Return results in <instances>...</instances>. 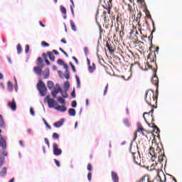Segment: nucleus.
Listing matches in <instances>:
<instances>
[{"label": "nucleus", "instance_id": "f257e3e1", "mask_svg": "<svg viewBox=\"0 0 182 182\" xmlns=\"http://www.w3.org/2000/svg\"><path fill=\"white\" fill-rule=\"evenodd\" d=\"M149 154L151 156L152 161L157 160L161 164L164 161V159H166L164 149L161 144H152V146L149 148Z\"/></svg>", "mask_w": 182, "mask_h": 182}, {"label": "nucleus", "instance_id": "f03ea898", "mask_svg": "<svg viewBox=\"0 0 182 182\" xmlns=\"http://www.w3.org/2000/svg\"><path fill=\"white\" fill-rule=\"evenodd\" d=\"M156 95L152 90H148L146 92L145 101L148 105L151 106L152 108H156L157 107V99H158V90L156 91Z\"/></svg>", "mask_w": 182, "mask_h": 182}, {"label": "nucleus", "instance_id": "7ed1b4c3", "mask_svg": "<svg viewBox=\"0 0 182 182\" xmlns=\"http://www.w3.org/2000/svg\"><path fill=\"white\" fill-rule=\"evenodd\" d=\"M130 152L132 154L133 160L135 164L138 165L141 164V158L140 156V152L139 151V145L137 144L130 145Z\"/></svg>", "mask_w": 182, "mask_h": 182}, {"label": "nucleus", "instance_id": "20e7f679", "mask_svg": "<svg viewBox=\"0 0 182 182\" xmlns=\"http://www.w3.org/2000/svg\"><path fill=\"white\" fill-rule=\"evenodd\" d=\"M159 48L157 46L154 50V53L151 52L149 53V55L147 56L146 65L150 69L153 68V66L154 65H156V54L159 53Z\"/></svg>", "mask_w": 182, "mask_h": 182}, {"label": "nucleus", "instance_id": "39448f33", "mask_svg": "<svg viewBox=\"0 0 182 182\" xmlns=\"http://www.w3.org/2000/svg\"><path fill=\"white\" fill-rule=\"evenodd\" d=\"M59 93L61 94L63 98H68V97L67 91L63 92L62 88L60 87V84L57 83L54 87V90L51 91V95L53 96V98H57V95Z\"/></svg>", "mask_w": 182, "mask_h": 182}, {"label": "nucleus", "instance_id": "423d86ee", "mask_svg": "<svg viewBox=\"0 0 182 182\" xmlns=\"http://www.w3.org/2000/svg\"><path fill=\"white\" fill-rule=\"evenodd\" d=\"M37 89L40 92L41 97H45L47 95L48 89L46 83L42 80H38L37 83Z\"/></svg>", "mask_w": 182, "mask_h": 182}, {"label": "nucleus", "instance_id": "0eeeda50", "mask_svg": "<svg viewBox=\"0 0 182 182\" xmlns=\"http://www.w3.org/2000/svg\"><path fill=\"white\" fill-rule=\"evenodd\" d=\"M105 21H106V11L103 12V15H102L100 18H99L97 16H96V22L99 28L100 34H102L103 33V29L102 28L101 23H103Z\"/></svg>", "mask_w": 182, "mask_h": 182}, {"label": "nucleus", "instance_id": "6e6552de", "mask_svg": "<svg viewBox=\"0 0 182 182\" xmlns=\"http://www.w3.org/2000/svg\"><path fill=\"white\" fill-rule=\"evenodd\" d=\"M53 154L55 156H60L62 154V149L59 148L58 144L57 143H53Z\"/></svg>", "mask_w": 182, "mask_h": 182}, {"label": "nucleus", "instance_id": "1a4fd4ad", "mask_svg": "<svg viewBox=\"0 0 182 182\" xmlns=\"http://www.w3.org/2000/svg\"><path fill=\"white\" fill-rule=\"evenodd\" d=\"M45 100L47 101L49 108H53L55 105H58L53 98H50V95H47Z\"/></svg>", "mask_w": 182, "mask_h": 182}, {"label": "nucleus", "instance_id": "9d476101", "mask_svg": "<svg viewBox=\"0 0 182 182\" xmlns=\"http://www.w3.org/2000/svg\"><path fill=\"white\" fill-rule=\"evenodd\" d=\"M153 113H154V109H151L149 112H144L143 117L146 123H147V119H146V116H147V117L151 119V122L154 121Z\"/></svg>", "mask_w": 182, "mask_h": 182}, {"label": "nucleus", "instance_id": "9b49d317", "mask_svg": "<svg viewBox=\"0 0 182 182\" xmlns=\"http://www.w3.org/2000/svg\"><path fill=\"white\" fill-rule=\"evenodd\" d=\"M151 82H152V84L154 85L156 88L158 89V87H159V78L158 77L156 76V69H154V74H153V76H152V78H151Z\"/></svg>", "mask_w": 182, "mask_h": 182}, {"label": "nucleus", "instance_id": "f8f14e48", "mask_svg": "<svg viewBox=\"0 0 182 182\" xmlns=\"http://www.w3.org/2000/svg\"><path fill=\"white\" fill-rule=\"evenodd\" d=\"M0 146L5 150L7 146L6 138L4 137L2 134H0Z\"/></svg>", "mask_w": 182, "mask_h": 182}, {"label": "nucleus", "instance_id": "ddd939ff", "mask_svg": "<svg viewBox=\"0 0 182 182\" xmlns=\"http://www.w3.org/2000/svg\"><path fill=\"white\" fill-rule=\"evenodd\" d=\"M44 67H41V66H36V67H33V71L34 73L39 75V76H41L42 75V73H43V68Z\"/></svg>", "mask_w": 182, "mask_h": 182}, {"label": "nucleus", "instance_id": "4468645a", "mask_svg": "<svg viewBox=\"0 0 182 182\" xmlns=\"http://www.w3.org/2000/svg\"><path fill=\"white\" fill-rule=\"evenodd\" d=\"M8 107L12 109V111L16 110V102H15V99H13L11 102H8Z\"/></svg>", "mask_w": 182, "mask_h": 182}, {"label": "nucleus", "instance_id": "2eb2a0df", "mask_svg": "<svg viewBox=\"0 0 182 182\" xmlns=\"http://www.w3.org/2000/svg\"><path fill=\"white\" fill-rule=\"evenodd\" d=\"M105 5H108V8L106 9L107 11L108 14H110V9H112V2L113 0H103Z\"/></svg>", "mask_w": 182, "mask_h": 182}, {"label": "nucleus", "instance_id": "dca6fc26", "mask_svg": "<svg viewBox=\"0 0 182 182\" xmlns=\"http://www.w3.org/2000/svg\"><path fill=\"white\" fill-rule=\"evenodd\" d=\"M64 122H65V119H61L60 120L55 122L53 124V126L56 128H60L63 125Z\"/></svg>", "mask_w": 182, "mask_h": 182}, {"label": "nucleus", "instance_id": "f3484780", "mask_svg": "<svg viewBox=\"0 0 182 182\" xmlns=\"http://www.w3.org/2000/svg\"><path fill=\"white\" fill-rule=\"evenodd\" d=\"M111 176H112V179L114 182H119V176L117 175V173L116 172H114V171H112L111 172Z\"/></svg>", "mask_w": 182, "mask_h": 182}, {"label": "nucleus", "instance_id": "a211bd4d", "mask_svg": "<svg viewBox=\"0 0 182 182\" xmlns=\"http://www.w3.org/2000/svg\"><path fill=\"white\" fill-rule=\"evenodd\" d=\"M55 109L61 112H65L67 111V107L65 105H58Z\"/></svg>", "mask_w": 182, "mask_h": 182}, {"label": "nucleus", "instance_id": "6ab92c4d", "mask_svg": "<svg viewBox=\"0 0 182 182\" xmlns=\"http://www.w3.org/2000/svg\"><path fill=\"white\" fill-rule=\"evenodd\" d=\"M47 87L50 90H53V91H55V86L54 82L53 81H51V80L48 81V82H47Z\"/></svg>", "mask_w": 182, "mask_h": 182}, {"label": "nucleus", "instance_id": "aec40b11", "mask_svg": "<svg viewBox=\"0 0 182 182\" xmlns=\"http://www.w3.org/2000/svg\"><path fill=\"white\" fill-rule=\"evenodd\" d=\"M150 181V176L149 175H144L137 182H149Z\"/></svg>", "mask_w": 182, "mask_h": 182}, {"label": "nucleus", "instance_id": "412c9836", "mask_svg": "<svg viewBox=\"0 0 182 182\" xmlns=\"http://www.w3.org/2000/svg\"><path fill=\"white\" fill-rule=\"evenodd\" d=\"M37 66L44 68V63L43 60L41 57H38L37 58V63H36Z\"/></svg>", "mask_w": 182, "mask_h": 182}, {"label": "nucleus", "instance_id": "4be33fe9", "mask_svg": "<svg viewBox=\"0 0 182 182\" xmlns=\"http://www.w3.org/2000/svg\"><path fill=\"white\" fill-rule=\"evenodd\" d=\"M139 68H140L139 62H135L134 63H132L131 65V70H134L139 69Z\"/></svg>", "mask_w": 182, "mask_h": 182}, {"label": "nucleus", "instance_id": "5701e85b", "mask_svg": "<svg viewBox=\"0 0 182 182\" xmlns=\"http://www.w3.org/2000/svg\"><path fill=\"white\" fill-rule=\"evenodd\" d=\"M47 55L50 59V61L52 62H55V56L54 55V54L50 52V51H47Z\"/></svg>", "mask_w": 182, "mask_h": 182}, {"label": "nucleus", "instance_id": "b1692460", "mask_svg": "<svg viewBox=\"0 0 182 182\" xmlns=\"http://www.w3.org/2000/svg\"><path fill=\"white\" fill-rule=\"evenodd\" d=\"M68 114L71 117H75L76 115V110L74 108H70L68 109Z\"/></svg>", "mask_w": 182, "mask_h": 182}, {"label": "nucleus", "instance_id": "393cba45", "mask_svg": "<svg viewBox=\"0 0 182 182\" xmlns=\"http://www.w3.org/2000/svg\"><path fill=\"white\" fill-rule=\"evenodd\" d=\"M140 132L143 133V132H144V128H143V125H141V123H138L136 132Z\"/></svg>", "mask_w": 182, "mask_h": 182}, {"label": "nucleus", "instance_id": "a878e982", "mask_svg": "<svg viewBox=\"0 0 182 182\" xmlns=\"http://www.w3.org/2000/svg\"><path fill=\"white\" fill-rule=\"evenodd\" d=\"M7 90L9 92L13 91V83H12L11 81H8V82H7Z\"/></svg>", "mask_w": 182, "mask_h": 182}, {"label": "nucleus", "instance_id": "bb28decb", "mask_svg": "<svg viewBox=\"0 0 182 182\" xmlns=\"http://www.w3.org/2000/svg\"><path fill=\"white\" fill-rule=\"evenodd\" d=\"M7 174V168L4 167L1 171V176L4 177Z\"/></svg>", "mask_w": 182, "mask_h": 182}, {"label": "nucleus", "instance_id": "cd10ccee", "mask_svg": "<svg viewBox=\"0 0 182 182\" xmlns=\"http://www.w3.org/2000/svg\"><path fill=\"white\" fill-rule=\"evenodd\" d=\"M57 100L61 105H65L66 104L65 100L63 99L62 97H58Z\"/></svg>", "mask_w": 182, "mask_h": 182}, {"label": "nucleus", "instance_id": "c85d7f7f", "mask_svg": "<svg viewBox=\"0 0 182 182\" xmlns=\"http://www.w3.org/2000/svg\"><path fill=\"white\" fill-rule=\"evenodd\" d=\"M70 26H71V28L74 32L77 31V27L75 23V22L73 20H70Z\"/></svg>", "mask_w": 182, "mask_h": 182}, {"label": "nucleus", "instance_id": "c756f323", "mask_svg": "<svg viewBox=\"0 0 182 182\" xmlns=\"http://www.w3.org/2000/svg\"><path fill=\"white\" fill-rule=\"evenodd\" d=\"M127 9L130 14L133 15L134 14V11L133 10V6L130 5V4H127Z\"/></svg>", "mask_w": 182, "mask_h": 182}, {"label": "nucleus", "instance_id": "7c9ffc66", "mask_svg": "<svg viewBox=\"0 0 182 182\" xmlns=\"http://www.w3.org/2000/svg\"><path fill=\"white\" fill-rule=\"evenodd\" d=\"M151 127L154 129V132H156V134L160 132V130L159 127L154 124V123H152Z\"/></svg>", "mask_w": 182, "mask_h": 182}, {"label": "nucleus", "instance_id": "2f4dec72", "mask_svg": "<svg viewBox=\"0 0 182 182\" xmlns=\"http://www.w3.org/2000/svg\"><path fill=\"white\" fill-rule=\"evenodd\" d=\"M70 87V83L69 81H66L65 83H64V89L68 91Z\"/></svg>", "mask_w": 182, "mask_h": 182}, {"label": "nucleus", "instance_id": "473e14b6", "mask_svg": "<svg viewBox=\"0 0 182 182\" xmlns=\"http://www.w3.org/2000/svg\"><path fill=\"white\" fill-rule=\"evenodd\" d=\"M17 53L21 54L22 53V47L20 43H18L16 46Z\"/></svg>", "mask_w": 182, "mask_h": 182}, {"label": "nucleus", "instance_id": "72a5a7b5", "mask_svg": "<svg viewBox=\"0 0 182 182\" xmlns=\"http://www.w3.org/2000/svg\"><path fill=\"white\" fill-rule=\"evenodd\" d=\"M43 75H44V77H43L44 79H48L50 77L49 69H48V70H46V73H43Z\"/></svg>", "mask_w": 182, "mask_h": 182}, {"label": "nucleus", "instance_id": "f704fd0d", "mask_svg": "<svg viewBox=\"0 0 182 182\" xmlns=\"http://www.w3.org/2000/svg\"><path fill=\"white\" fill-rule=\"evenodd\" d=\"M60 12H61L63 14H65V15L67 14V9H66L65 7H64L63 6H60Z\"/></svg>", "mask_w": 182, "mask_h": 182}, {"label": "nucleus", "instance_id": "c9c22d12", "mask_svg": "<svg viewBox=\"0 0 182 182\" xmlns=\"http://www.w3.org/2000/svg\"><path fill=\"white\" fill-rule=\"evenodd\" d=\"M133 28L134 29H132L131 31H130V35L132 36V35H134V31H136V34H139V32H137V28L134 26H133Z\"/></svg>", "mask_w": 182, "mask_h": 182}, {"label": "nucleus", "instance_id": "e433bc0d", "mask_svg": "<svg viewBox=\"0 0 182 182\" xmlns=\"http://www.w3.org/2000/svg\"><path fill=\"white\" fill-rule=\"evenodd\" d=\"M59 138H60V135H59L58 133L54 132V133L53 134V139H58Z\"/></svg>", "mask_w": 182, "mask_h": 182}, {"label": "nucleus", "instance_id": "4c0bfd02", "mask_svg": "<svg viewBox=\"0 0 182 182\" xmlns=\"http://www.w3.org/2000/svg\"><path fill=\"white\" fill-rule=\"evenodd\" d=\"M75 78L77 80V87H80V80L78 75H75Z\"/></svg>", "mask_w": 182, "mask_h": 182}, {"label": "nucleus", "instance_id": "58836bf2", "mask_svg": "<svg viewBox=\"0 0 182 182\" xmlns=\"http://www.w3.org/2000/svg\"><path fill=\"white\" fill-rule=\"evenodd\" d=\"M123 122L127 127H129L130 126V122H129V119H124Z\"/></svg>", "mask_w": 182, "mask_h": 182}, {"label": "nucleus", "instance_id": "ea45409f", "mask_svg": "<svg viewBox=\"0 0 182 182\" xmlns=\"http://www.w3.org/2000/svg\"><path fill=\"white\" fill-rule=\"evenodd\" d=\"M59 50L63 53L66 58H68L69 57V55L68 54V53L65 50H63V49L62 48H59Z\"/></svg>", "mask_w": 182, "mask_h": 182}, {"label": "nucleus", "instance_id": "a19ab883", "mask_svg": "<svg viewBox=\"0 0 182 182\" xmlns=\"http://www.w3.org/2000/svg\"><path fill=\"white\" fill-rule=\"evenodd\" d=\"M5 161V158L4 156H0V166H2L4 163Z\"/></svg>", "mask_w": 182, "mask_h": 182}, {"label": "nucleus", "instance_id": "79ce46f5", "mask_svg": "<svg viewBox=\"0 0 182 182\" xmlns=\"http://www.w3.org/2000/svg\"><path fill=\"white\" fill-rule=\"evenodd\" d=\"M57 63L61 66H63L65 64L64 61L62 59H58Z\"/></svg>", "mask_w": 182, "mask_h": 182}, {"label": "nucleus", "instance_id": "37998d69", "mask_svg": "<svg viewBox=\"0 0 182 182\" xmlns=\"http://www.w3.org/2000/svg\"><path fill=\"white\" fill-rule=\"evenodd\" d=\"M63 68L65 69V73H68L69 71V66L68 65L67 63H64L63 65Z\"/></svg>", "mask_w": 182, "mask_h": 182}, {"label": "nucleus", "instance_id": "c03bdc74", "mask_svg": "<svg viewBox=\"0 0 182 182\" xmlns=\"http://www.w3.org/2000/svg\"><path fill=\"white\" fill-rule=\"evenodd\" d=\"M48 53H42V58H43V60H48Z\"/></svg>", "mask_w": 182, "mask_h": 182}, {"label": "nucleus", "instance_id": "a18cd8bd", "mask_svg": "<svg viewBox=\"0 0 182 182\" xmlns=\"http://www.w3.org/2000/svg\"><path fill=\"white\" fill-rule=\"evenodd\" d=\"M30 50V46L29 45H26L25 47V53L28 54L29 53Z\"/></svg>", "mask_w": 182, "mask_h": 182}, {"label": "nucleus", "instance_id": "49530a36", "mask_svg": "<svg viewBox=\"0 0 182 182\" xmlns=\"http://www.w3.org/2000/svg\"><path fill=\"white\" fill-rule=\"evenodd\" d=\"M41 46L43 47H49L50 44L46 41H42L41 42Z\"/></svg>", "mask_w": 182, "mask_h": 182}, {"label": "nucleus", "instance_id": "de8ad7c7", "mask_svg": "<svg viewBox=\"0 0 182 182\" xmlns=\"http://www.w3.org/2000/svg\"><path fill=\"white\" fill-rule=\"evenodd\" d=\"M77 101L76 100H73L72 102V103H71L72 107L75 108V107H77Z\"/></svg>", "mask_w": 182, "mask_h": 182}, {"label": "nucleus", "instance_id": "09e8293b", "mask_svg": "<svg viewBox=\"0 0 182 182\" xmlns=\"http://www.w3.org/2000/svg\"><path fill=\"white\" fill-rule=\"evenodd\" d=\"M65 77L66 80H70V71L65 72Z\"/></svg>", "mask_w": 182, "mask_h": 182}, {"label": "nucleus", "instance_id": "8fccbe9b", "mask_svg": "<svg viewBox=\"0 0 182 182\" xmlns=\"http://www.w3.org/2000/svg\"><path fill=\"white\" fill-rule=\"evenodd\" d=\"M108 50L109 51L110 53H114V49H113V46L111 45L109 47H108Z\"/></svg>", "mask_w": 182, "mask_h": 182}, {"label": "nucleus", "instance_id": "3c124183", "mask_svg": "<svg viewBox=\"0 0 182 182\" xmlns=\"http://www.w3.org/2000/svg\"><path fill=\"white\" fill-rule=\"evenodd\" d=\"M109 89V84H107L104 90L103 95L105 96V95L107 93V90Z\"/></svg>", "mask_w": 182, "mask_h": 182}, {"label": "nucleus", "instance_id": "603ef678", "mask_svg": "<svg viewBox=\"0 0 182 182\" xmlns=\"http://www.w3.org/2000/svg\"><path fill=\"white\" fill-rule=\"evenodd\" d=\"M92 173L91 172H89L87 173V179L89 181H92Z\"/></svg>", "mask_w": 182, "mask_h": 182}, {"label": "nucleus", "instance_id": "864d4df0", "mask_svg": "<svg viewBox=\"0 0 182 182\" xmlns=\"http://www.w3.org/2000/svg\"><path fill=\"white\" fill-rule=\"evenodd\" d=\"M30 113H31V114L33 117L35 116V111H34L33 107H30Z\"/></svg>", "mask_w": 182, "mask_h": 182}, {"label": "nucleus", "instance_id": "5fc2aeb1", "mask_svg": "<svg viewBox=\"0 0 182 182\" xmlns=\"http://www.w3.org/2000/svg\"><path fill=\"white\" fill-rule=\"evenodd\" d=\"M0 127L2 128L5 127V122H4V119H0Z\"/></svg>", "mask_w": 182, "mask_h": 182}, {"label": "nucleus", "instance_id": "6e6d98bb", "mask_svg": "<svg viewBox=\"0 0 182 182\" xmlns=\"http://www.w3.org/2000/svg\"><path fill=\"white\" fill-rule=\"evenodd\" d=\"M141 12L139 11L138 14H137V17H136V21H139V20H140V18H141Z\"/></svg>", "mask_w": 182, "mask_h": 182}, {"label": "nucleus", "instance_id": "4d7b16f0", "mask_svg": "<svg viewBox=\"0 0 182 182\" xmlns=\"http://www.w3.org/2000/svg\"><path fill=\"white\" fill-rule=\"evenodd\" d=\"M44 141L46 144V145L48 146V148H50V141L49 139L48 138H45L44 139Z\"/></svg>", "mask_w": 182, "mask_h": 182}, {"label": "nucleus", "instance_id": "13d9d810", "mask_svg": "<svg viewBox=\"0 0 182 182\" xmlns=\"http://www.w3.org/2000/svg\"><path fill=\"white\" fill-rule=\"evenodd\" d=\"M149 182H161V179H157V178H154L153 181L149 180Z\"/></svg>", "mask_w": 182, "mask_h": 182}, {"label": "nucleus", "instance_id": "bf43d9fd", "mask_svg": "<svg viewBox=\"0 0 182 182\" xmlns=\"http://www.w3.org/2000/svg\"><path fill=\"white\" fill-rule=\"evenodd\" d=\"M87 170L89 171H92V166L91 164H87Z\"/></svg>", "mask_w": 182, "mask_h": 182}, {"label": "nucleus", "instance_id": "052dcab7", "mask_svg": "<svg viewBox=\"0 0 182 182\" xmlns=\"http://www.w3.org/2000/svg\"><path fill=\"white\" fill-rule=\"evenodd\" d=\"M73 60L75 62L76 65H78L79 64V61L77 60V58L75 56H73Z\"/></svg>", "mask_w": 182, "mask_h": 182}, {"label": "nucleus", "instance_id": "680f3d73", "mask_svg": "<svg viewBox=\"0 0 182 182\" xmlns=\"http://www.w3.org/2000/svg\"><path fill=\"white\" fill-rule=\"evenodd\" d=\"M95 67H92V66H89V71L90 73H93L95 70Z\"/></svg>", "mask_w": 182, "mask_h": 182}, {"label": "nucleus", "instance_id": "e2e57ef3", "mask_svg": "<svg viewBox=\"0 0 182 182\" xmlns=\"http://www.w3.org/2000/svg\"><path fill=\"white\" fill-rule=\"evenodd\" d=\"M54 161L55 163V165L58 166V167H60V164L59 162V161H57V159H54Z\"/></svg>", "mask_w": 182, "mask_h": 182}, {"label": "nucleus", "instance_id": "0e129e2a", "mask_svg": "<svg viewBox=\"0 0 182 182\" xmlns=\"http://www.w3.org/2000/svg\"><path fill=\"white\" fill-rule=\"evenodd\" d=\"M71 96L73 98H75L76 97V94H75V91L73 90L72 92H71Z\"/></svg>", "mask_w": 182, "mask_h": 182}, {"label": "nucleus", "instance_id": "69168bd1", "mask_svg": "<svg viewBox=\"0 0 182 182\" xmlns=\"http://www.w3.org/2000/svg\"><path fill=\"white\" fill-rule=\"evenodd\" d=\"M53 53L55 55H59V52L57 50H53Z\"/></svg>", "mask_w": 182, "mask_h": 182}, {"label": "nucleus", "instance_id": "338daca9", "mask_svg": "<svg viewBox=\"0 0 182 182\" xmlns=\"http://www.w3.org/2000/svg\"><path fill=\"white\" fill-rule=\"evenodd\" d=\"M1 154H2V155H4V156H8V154H7V152H6L5 150H4V151L1 152Z\"/></svg>", "mask_w": 182, "mask_h": 182}, {"label": "nucleus", "instance_id": "774afa93", "mask_svg": "<svg viewBox=\"0 0 182 182\" xmlns=\"http://www.w3.org/2000/svg\"><path fill=\"white\" fill-rule=\"evenodd\" d=\"M152 26H153V31L152 33L155 32V26H154V22L152 21Z\"/></svg>", "mask_w": 182, "mask_h": 182}]
</instances>
